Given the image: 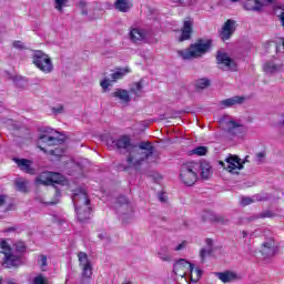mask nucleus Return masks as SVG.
I'll list each match as a JSON object with an SVG mask.
<instances>
[{
	"label": "nucleus",
	"mask_w": 284,
	"mask_h": 284,
	"mask_svg": "<svg viewBox=\"0 0 284 284\" xmlns=\"http://www.w3.org/2000/svg\"><path fill=\"white\" fill-rule=\"evenodd\" d=\"M40 185H52L51 172H42L36 180Z\"/></svg>",
	"instance_id": "a878e982"
},
{
	"label": "nucleus",
	"mask_w": 284,
	"mask_h": 284,
	"mask_svg": "<svg viewBox=\"0 0 284 284\" xmlns=\"http://www.w3.org/2000/svg\"><path fill=\"white\" fill-rule=\"evenodd\" d=\"M197 165V174L200 172V176L203 181H209L212 179V165L209 164L207 161L196 162Z\"/></svg>",
	"instance_id": "dca6fc26"
},
{
	"label": "nucleus",
	"mask_w": 284,
	"mask_h": 284,
	"mask_svg": "<svg viewBox=\"0 0 284 284\" xmlns=\"http://www.w3.org/2000/svg\"><path fill=\"white\" fill-rule=\"evenodd\" d=\"M276 252H278V246L273 239H270L262 244L261 254L262 256H265V258L274 256Z\"/></svg>",
	"instance_id": "ddd939ff"
},
{
	"label": "nucleus",
	"mask_w": 284,
	"mask_h": 284,
	"mask_svg": "<svg viewBox=\"0 0 284 284\" xmlns=\"http://www.w3.org/2000/svg\"><path fill=\"white\" fill-rule=\"evenodd\" d=\"M12 45L16 50H26V44L22 41L17 40Z\"/></svg>",
	"instance_id": "79ce46f5"
},
{
	"label": "nucleus",
	"mask_w": 284,
	"mask_h": 284,
	"mask_svg": "<svg viewBox=\"0 0 284 284\" xmlns=\"http://www.w3.org/2000/svg\"><path fill=\"white\" fill-rule=\"evenodd\" d=\"M256 201H267V196H262L261 194L255 195Z\"/></svg>",
	"instance_id": "5fc2aeb1"
},
{
	"label": "nucleus",
	"mask_w": 284,
	"mask_h": 284,
	"mask_svg": "<svg viewBox=\"0 0 284 284\" xmlns=\"http://www.w3.org/2000/svg\"><path fill=\"white\" fill-rule=\"evenodd\" d=\"M128 72H130L129 69H119L118 71L111 74V79L113 82L119 81L120 79H123V77L128 74Z\"/></svg>",
	"instance_id": "c85d7f7f"
},
{
	"label": "nucleus",
	"mask_w": 284,
	"mask_h": 284,
	"mask_svg": "<svg viewBox=\"0 0 284 284\" xmlns=\"http://www.w3.org/2000/svg\"><path fill=\"white\" fill-rule=\"evenodd\" d=\"M210 254H212V247L202 248L200 251L201 263H205V258L206 256H210Z\"/></svg>",
	"instance_id": "f704fd0d"
},
{
	"label": "nucleus",
	"mask_w": 284,
	"mask_h": 284,
	"mask_svg": "<svg viewBox=\"0 0 284 284\" xmlns=\"http://www.w3.org/2000/svg\"><path fill=\"white\" fill-rule=\"evenodd\" d=\"M6 205V195H0V207Z\"/></svg>",
	"instance_id": "4d7b16f0"
},
{
	"label": "nucleus",
	"mask_w": 284,
	"mask_h": 284,
	"mask_svg": "<svg viewBox=\"0 0 284 284\" xmlns=\"http://www.w3.org/2000/svg\"><path fill=\"white\" fill-rule=\"evenodd\" d=\"M192 20H185L184 23H183V28L181 30V37L179 38V41L180 42H183V41H190V39H192V32H193V29H192Z\"/></svg>",
	"instance_id": "f3484780"
},
{
	"label": "nucleus",
	"mask_w": 284,
	"mask_h": 284,
	"mask_svg": "<svg viewBox=\"0 0 284 284\" xmlns=\"http://www.w3.org/2000/svg\"><path fill=\"white\" fill-rule=\"evenodd\" d=\"M211 220L214 223H219L220 225H230V219L223 216V215H212Z\"/></svg>",
	"instance_id": "7c9ffc66"
},
{
	"label": "nucleus",
	"mask_w": 284,
	"mask_h": 284,
	"mask_svg": "<svg viewBox=\"0 0 284 284\" xmlns=\"http://www.w3.org/2000/svg\"><path fill=\"white\" fill-rule=\"evenodd\" d=\"M258 219H261L260 213L246 217V221H247L248 223H252V222H254V221H258Z\"/></svg>",
	"instance_id": "8fccbe9b"
},
{
	"label": "nucleus",
	"mask_w": 284,
	"mask_h": 284,
	"mask_svg": "<svg viewBox=\"0 0 284 284\" xmlns=\"http://www.w3.org/2000/svg\"><path fill=\"white\" fill-rule=\"evenodd\" d=\"M8 284H16V283H14V282H12V281H9V282H8Z\"/></svg>",
	"instance_id": "69168bd1"
},
{
	"label": "nucleus",
	"mask_w": 284,
	"mask_h": 284,
	"mask_svg": "<svg viewBox=\"0 0 284 284\" xmlns=\"http://www.w3.org/2000/svg\"><path fill=\"white\" fill-rule=\"evenodd\" d=\"M206 245L212 248V245H213L212 239H206Z\"/></svg>",
	"instance_id": "052dcab7"
},
{
	"label": "nucleus",
	"mask_w": 284,
	"mask_h": 284,
	"mask_svg": "<svg viewBox=\"0 0 284 284\" xmlns=\"http://www.w3.org/2000/svg\"><path fill=\"white\" fill-rule=\"evenodd\" d=\"M39 148H40L41 152H47L45 148H43V146H39Z\"/></svg>",
	"instance_id": "0e129e2a"
},
{
	"label": "nucleus",
	"mask_w": 284,
	"mask_h": 284,
	"mask_svg": "<svg viewBox=\"0 0 284 284\" xmlns=\"http://www.w3.org/2000/svg\"><path fill=\"white\" fill-rule=\"evenodd\" d=\"M49 153L51 154V156H61V154H63V150L55 148L54 150H51Z\"/></svg>",
	"instance_id": "a18cd8bd"
},
{
	"label": "nucleus",
	"mask_w": 284,
	"mask_h": 284,
	"mask_svg": "<svg viewBox=\"0 0 284 284\" xmlns=\"http://www.w3.org/2000/svg\"><path fill=\"white\" fill-rule=\"evenodd\" d=\"M99 237H100V239H104L103 234H100Z\"/></svg>",
	"instance_id": "338daca9"
},
{
	"label": "nucleus",
	"mask_w": 284,
	"mask_h": 284,
	"mask_svg": "<svg viewBox=\"0 0 284 284\" xmlns=\"http://www.w3.org/2000/svg\"><path fill=\"white\" fill-rule=\"evenodd\" d=\"M211 81L207 78H202L196 81L195 88L196 90H205V88H210Z\"/></svg>",
	"instance_id": "c756f323"
},
{
	"label": "nucleus",
	"mask_w": 284,
	"mask_h": 284,
	"mask_svg": "<svg viewBox=\"0 0 284 284\" xmlns=\"http://www.w3.org/2000/svg\"><path fill=\"white\" fill-rule=\"evenodd\" d=\"M240 234L242 235V239H247V236H250V233H247V231H242L240 232Z\"/></svg>",
	"instance_id": "13d9d810"
},
{
	"label": "nucleus",
	"mask_w": 284,
	"mask_h": 284,
	"mask_svg": "<svg viewBox=\"0 0 284 284\" xmlns=\"http://www.w3.org/2000/svg\"><path fill=\"white\" fill-rule=\"evenodd\" d=\"M73 205L75 207L78 221L85 223L90 221L92 214V207L90 206V199L85 189H75L72 195Z\"/></svg>",
	"instance_id": "f03ea898"
},
{
	"label": "nucleus",
	"mask_w": 284,
	"mask_h": 284,
	"mask_svg": "<svg viewBox=\"0 0 284 284\" xmlns=\"http://www.w3.org/2000/svg\"><path fill=\"white\" fill-rule=\"evenodd\" d=\"M272 3L274 0H244L243 1V8L244 10L251 11V12H263V2Z\"/></svg>",
	"instance_id": "4468645a"
},
{
	"label": "nucleus",
	"mask_w": 284,
	"mask_h": 284,
	"mask_svg": "<svg viewBox=\"0 0 284 284\" xmlns=\"http://www.w3.org/2000/svg\"><path fill=\"white\" fill-rule=\"evenodd\" d=\"M215 276L222 281V283H232V281H236V274L230 271L215 272Z\"/></svg>",
	"instance_id": "412c9836"
},
{
	"label": "nucleus",
	"mask_w": 284,
	"mask_h": 284,
	"mask_svg": "<svg viewBox=\"0 0 284 284\" xmlns=\"http://www.w3.org/2000/svg\"><path fill=\"white\" fill-rule=\"evenodd\" d=\"M79 6L81 8V14L84 17L88 16V9H85L87 3L84 1H80Z\"/></svg>",
	"instance_id": "de8ad7c7"
},
{
	"label": "nucleus",
	"mask_w": 284,
	"mask_h": 284,
	"mask_svg": "<svg viewBox=\"0 0 284 284\" xmlns=\"http://www.w3.org/2000/svg\"><path fill=\"white\" fill-rule=\"evenodd\" d=\"M50 134H41L40 136H39V140L41 141V143H45V145H48V143H49V139H50Z\"/></svg>",
	"instance_id": "49530a36"
},
{
	"label": "nucleus",
	"mask_w": 284,
	"mask_h": 284,
	"mask_svg": "<svg viewBox=\"0 0 284 284\" xmlns=\"http://www.w3.org/2000/svg\"><path fill=\"white\" fill-rule=\"evenodd\" d=\"M130 93L134 94V97H141V94H143V81L135 82L130 88Z\"/></svg>",
	"instance_id": "bb28decb"
},
{
	"label": "nucleus",
	"mask_w": 284,
	"mask_h": 284,
	"mask_svg": "<svg viewBox=\"0 0 284 284\" xmlns=\"http://www.w3.org/2000/svg\"><path fill=\"white\" fill-rule=\"evenodd\" d=\"M243 103H245V97L243 95H235L221 101L223 108H233V105H243Z\"/></svg>",
	"instance_id": "6ab92c4d"
},
{
	"label": "nucleus",
	"mask_w": 284,
	"mask_h": 284,
	"mask_svg": "<svg viewBox=\"0 0 284 284\" xmlns=\"http://www.w3.org/2000/svg\"><path fill=\"white\" fill-rule=\"evenodd\" d=\"M16 251L21 253L26 252V244H23L22 242L16 244Z\"/></svg>",
	"instance_id": "09e8293b"
},
{
	"label": "nucleus",
	"mask_w": 284,
	"mask_h": 284,
	"mask_svg": "<svg viewBox=\"0 0 284 284\" xmlns=\"http://www.w3.org/2000/svg\"><path fill=\"white\" fill-rule=\"evenodd\" d=\"M32 63L43 72L44 74H50L52 70H54V64H52V59H50V55L44 53L41 50L34 51L32 55Z\"/></svg>",
	"instance_id": "39448f33"
},
{
	"label": "nucleus",
	"mask_w": 284,
	"mask_h": 284,
	"mask_svg": "<svg viewBox=\"0 0 284 284\" xmlns=\"http://www.w3.org/2000/svg\"><path fill=\"white\" fill-rule=\"evenodd\" d=\"M115 211L118 214H130L132 213V204L128 201L125 195H120L115 202Z\"/></svg>",
	"instance_id": "f8f14e48"
},
{
	"label": "nucleus",
	"mask_w": 284,
	"mask_h": 284,
	"mask_svg": "<svg viewBox=\"0 0 284 284\" xmlns=\"http://www.w3.org/2000/svg\"><path fill=\"white\" fill-rule=\"evenodd\" d=\"M216 63L217 65H223L221 70H236V62L225 52L217 51Z\"/></svg>",
	"instance_id": "9d476101"
},
{
	"label": "nucleus",
	"mask_w": 284,
	"mask_h": 284,
	"mask_svg": "<svg viewBox=\"0 0 284 284\" xmlns=\"http://www.w3.org/2000/svg\"><path fill=\"white\" fill-rule=\"evenodd\" d=\"M210 50H212V40L199 39L195 43L190 44L187 50L178 51V54L184 60L199 59L203 54H207Z\"/></svg>",
	"instance_id": "7ed1b4c3"
},
{
	"label": "nucleus",
	"mask_w": 284,
	"mask_h": 284,
	"mask_svg": "<svg viewBox=\"0 0 284 284\" xmlns=\"http://www.w3.org/2000/svg\"><path fill=\"white\" fill-rule=\"evenodd\" d=\"M64 181H65V178H63L61 173L51 172V185L53 187L54 185H63Z\"/></svg>",
	"instance_id": "cd10ccee"
},
{
	"label": "nucleus",
	"mask_w": 284,
	"mask_h": 284,
	"mask_svg": "<svg viewBox=\"0 0 284 284\" xmlns=\"http://www.w3.org/2000/svg\"><path fill=\"white\" fill-rule=\"evenodd\" d=\"M111 97L119 99L123 105H129L132 99L130 98V92L125 89H115Z\"/></svg>",
	"instance_id": "a211bd4d"
},
{
	"label": "nucleus",
	"mask_w": 284,
	"mask_h": 284,
	"mask_svg": "<svg viewBox=\"0 0 284 284\" xmlns=\"http://www.w3.org/2000/svg\"><path fill=\"white\" fill-rule=\"evenodd\" d=\"M158 199H159V201H161V203H165V194H163V193H159V195H158Z\"/></svg>",
	"instance_id": "864d4df0"
},
{
	"label": "nucleus",
	"mask_w": 284,
	"mask_h": 284,
	"mask_svg": "<svg viewBox=\"0 0 284 284\" xmlns=\"http://www.w3.org/2000/svg\"><path fill=\"white\" fill-rule=\"evenodd\" d=\"M129 36L133 43H139L140 41H143L146 37L145 30L142 29H132Z\"/></svg>",
	"instance_id": "4be33fe9"
},
{
	"label": "nucleus",
	"mask_w": 284,
	"mask_h": 284,
	"mask_svg": "<svg viewBox=\"0 0 284 284\" xmlns=\"http://www.w3.org/2000/svg\"><path fill=\"white\" fill-rule=\"evenodd\" d=\"M180 179L184 185L192 187L199 181V165L196 162H185L180 168Z\"/></svg>",
	"instance_id": "20e7f679"
},
{
	"label": "nucleus",
	"mask_w": 284,
	"mask_h": 284,
	"mask_svg": "<svg viewBox=\"0 0 284 284\" xmlns=\"http://www.w3.org/2000/svg\"><path fill=\"white\" fill-rule=\"evenodd\" d=\"M68 3V0H55V9L59 10V12H63V6Z\"/></svg>",
	"instance_id": "ea45409f"
},
{
	"label": "nucleus",
	"mask_w": 284,
	"mask_h": 284,
	"mask_svg": "<svg viewBox=\"0 0 284 284\" xmlns=\"http://www.w3.org/2000/svg\"><path fill=\"white\" fill-rule=\"evenodd\" d=\"M106 145L120 154H128V165L123 166L124 172H128V170H141V165L154 155V145H152L151 142L142 141L134 144L132 143V138H130V135L109 138L106 140Z\"/></svg>",
	"instance_id": "f257e3e1"
},
{
	"label": "nucleus",
	"mask_w": 284,
	"mask_h": 284,
	"mask_svg": "<svg viewBox=\"0 0 284 284\" xmlns=\"http://www.w3.org/2000/svg\"><path fill=\"white\" fill-rule=\"evenodd\" d=\"M59 203V200L54 201V202H48L47 205H57Z\"/></svg>",
	"instance_id": "e2e57ef3"
},
{
	"label": "nucleus",
	"mask_w": 284,
	"mask_h": 284,
	"mask_svg": "<svg viewBox=\"0 0 284 284\" xmlns=\"http://www.w3.org/2000/svg\"><path fill=\"white\" fill-rule=\"evenodd\" d=\"M40 268L42 272H45V267H48V256L40 255V260H38Z\"/></svg>",
	"instance_id": "e433bc0d"
},
{
	"label": "nucleus",
	"mask_w": 284,
	"mask_h": 284,
	"mask_svg": "<svg viewBox=\"0 0 284 284\" xmlns=\"http://www.w3.org/2000/svg\"><path fill=\"white\" fill-rule=\"evenodd\" d=\"M263 70L266 74H276V72H281V70H283V64H277L274 61H267L264 63Z\"/></svg>",
	"instance_id": "aec40b11"
},
{
	"label": "nucleus",
	"mask_w": 284,
	"mask_h": 284,
	"mask_svg": "<svg viewBox=\"0 0 284 284\" xmlns=\"http://www.w3.org/2000/svg\"><path fill=\"white\" fill-rule=\"evenodd\" d=\"M32 284H48V282L45 281V277L40 274L33 278Z\"/></svg>",
	"instance_id": "a19ab883"
},
{
	"label": "nucleus",
	"mask_w": 284,
	"mask_h": 284,
	"mask_svg": "<svg viewBox=\"0 0 284 284\" xmlns=\"http://www.w3.org/2000/svg\"><path fill=\"white\" fill-rule=\"evenodd\" d=\"M53 114H61L63 112V105H59L52 109Z\"/></svg>",
	"instance_id": "603ef678"
},
{
	"label": "nucleus",
	"mask_w": 284,
	"mask_h": 284,
	"mask_svg": "<svg viewBox=\"0 0 284 284\" xmlns=\"http://www.w3.org/2000/svg\"><path fill=\"white\" fill-rule=\"evenodd\" d=\"M13 161L18 165L19 170H21V172H24L26 174H31L32 176L37 174V169L32 168L31 160L14 158Z\"/></svg>",
	"instance_id": "2eb2a0df"
},
{
	"label": "nucleus",
	"mask_w": 284,
	"mask_h": 284,
	"mask_svg": "<svg viewBox=\"0 0 284 284\" xmlns=\"http://www.w3.org/2000/svg\"><path fill=\"white\" fill-rule=\"evenodd\" d=\"M202 276H203V270L195 268V271L191 273V282L199 283V281H201Z\"/></svg>",
	"instance_id": "2f4dec72"
},
{
	"label": "nucleus",
	"mask_w": 284,
	"mask_h": 284,
	"mask_svg": "<svg viewBox=\"0 0 284 284\" xmlns=\"http://www.w3.org/2000/svg\"><path fill=\"white\" fill-rule=\"evenodd\" d=\"M229 125H231L229 128V133L230 134H243V132H245V126L243 124H239L235 121L231 120L229 121Z\"/></svg>",
	"instance_id": "393cba45"
},
{
	"label": "nucleus",
	"mask_w": 284,
	"mask_h": 284,
	"mask_svg": "<svg viewBox=\"0 0 284 284\" xmlns=\"http://www.w3.org/2000/svg\"><path fill=\"white\" fill-rule=\"evenodd\" d=\"M100 85H101L103 92H108V90H110V85H111L110 79H104V80H102V81L100 82Z\"/></svg>",
	"instance_id": "58836bf2"
},
{
	"label": "nucleus",
	"mask_w": 284,
	"mask_h": 284,
	"mask_svg": "<svg viewBox=\"0 0 284 284\" xmlns=\"http://www.w3.org/2000/svg\"><path fill=\"white\" fill-rule=\"evenodd\" d=\"M233 3H236L239 0H231Z\"/></svg>",
	"instance_id": "774afa93"
},
{
	"label": "nucleus",
	"mask_w": 284,
	"mask_h": 284,
	"mask_svg": "<svg viewBox=\"0 0 284 284\" xmlns=\"http://www.w3.org/2000/svg\"><path fill=\"white\" fill-rule=\"evenodd\" d=\"M173 272L176 276L185 278L187 272H194V264L187 262L185 258L178 260L173 265Z\"/></svg>",
	"instance_id": "1a4fd4ad"
},
{
	"label": "nucleus",
	"mask_w": 284,
	"mask_h": 284,
	"mask_svg": "<svg viewBox=\"0 0 284 284\" xmlns=\"http://www.w3.org/2000/svg\"><path fill=\"white\" fill-rule=\"evenodd\" d=\"M272 217H274V212L270 210L260 213V219H272Z\"/></svg>",
	"instance_id": "37998d69"
},
{
	"label": "nucleus",
	"mask_w": 284,
	"mask_h": 284,
	"mask_svg": "<svg viewBox=\"0 0 284 284\" xmlns=\"http://www.w3.org/2000/svg\"><path fill=\"white\" fill-rule=\"evenodd\" d=\"M185 245H187V242L183 241L182 243H180L174 251L175 252H181V250H185Z\"/></svg>",
	"instance_id": "3c124183"
},
{
	"label": "nucleus",
	"mask_w": 284,
	"mask_h": 284,
	"mask_svg": "<svg viewBox=\"0 0 284 284\" xmlns=\"http://www.w3.org/2000/svg\"><path fill=\"white\" fill-rule=\"evenodd\" d=\"M173 3H178V6H185L184 0H171Z\"/></svg>",
	"instance_id": "6e6d98bb"
},
{
	"label": "nucleus",
	"mask_w": 284,
	"mask_h": 284,
	"mask_svg": "<svg viewBox=\"0 0 284 284\" xmlns=\"http://www.w3.org/2000/svg\"><path fill=\"white\" fill-rule=\"evenodd\" d=\"M158 258L164 263H170L172 261V255L170 254V248L168 246H161L158 251Z\"/></svg>",
	"instance_id": "b1692460"
},
{
	"label": "nucleus",
	"mask_w": 284,
	"mask_h": 284,
	"mask_svg": "<svg viewBox=\"0 0 284 284\" xmlns=\"http://www.w3.org/2000/svg\"><path fill=\"white\" fill-rule=\"evenodd\" d=\"M55 199H61V191L55 187Z\"/></svg>",
	"instance_id": "680f3d73"
},
{
	"label": "nucleus",
	"mask_w": 284,
	"mask_h": 284,
	"mask_svg": "<svg viewBox=\"0 0 284 284\" xmlns=\"http://www.w3.org/2000/svg\"><path fill=\"white\" fill-rule=\"evenodd\" d=\"M191 154H196L197 156H205V154H207V146H196L191 151Z\"/></svg>",
	"instance_id": "473e14b6"
},
{
	"label": "nucleus",
	"mask_w": 284,
	"mask_h": 284,
	"mask_svg": "<svg viewBox=\"0 0 284 284\" xmlns=\"http://www.w3.org/2000/svg\"><path fill=\"white\" fill-rule=\"evenodd\" d=\"M235 31H236V21L232 19L226 20L220 33L222 41H227L232 39V34H234Z\"/></svg>",
	"instance_id": "9b49d317"
},
{
	"label": "nucleus",
	"mask_w": 284,
	"mask_h": 284,
	"mask_svg": "<svg viewBox=\"0 0 284 284\" xmlns=\"http://www.w3.org/2000/svg\"><path fill=\"white\" fill-rule=\"evenodd\" d=\"M265 156H267V153L265 151L257 152L255 154V162L257 165H261L265 161Z\"/></svg>",
	"instance_id": "72a5a7b5"
},
{
	"label": "nucleus",
	"mask_w": 284,
	"mask_h": 284,
	"mask_svg": "<svg viewBox=\"0 0 284 284\" xmlns=\"http://www.w3.org/2000/svg\"><path fill=\"white\" fill-rule=\"evenodd\" d=\"M114 8L118 12H130L132 4H130V0H115Z\"/></svg>",
	"instance_id": "5701e85b"
},
{
	"label": "nucleus",
	"mask_w": 284,
	"mask_h": 284,
	"mask_svg": "<svg viewBox=\"0 0 284 284\" xmlns=\"http://www.w3.org/2000/svg\"><path fill=\"white\" fill-rule=\"evenodd\" d=\"M252 203H254V200L252 197H242L241 200V205H243L244 207L246 205H252Z\"/></svg>",
	"instance_id": "c03bdc74"
},
{
	"label": "nucleus",
	"mask_w": 284,
	"mask_h": 284,
	"mask_svg": "<svg viewBox=\"0 0 284 284\" xmlns=\"http://www.w3.org/2000/svg\"><path fill=\"white\" fill-rule=\"evenodd\" d=\"M245 163H250V155H246L243 161H241L242 165H245Z\"/></svg>",
	"instance_id": "bf43d9fd"
},
{
	"label": "nucleus",
	"mask_w": 284,
	"mask_h": 284,
	"mask_svg": "<svg viewBox=\"0 0 284 284\" xmlns=\"http://www.w3.org/2000/svg\"><path fill=\"white\" fill-rule=\"evenodd\" d=\"M220 165L224 170H227V172H231V174H239V171L236 170H243L244 168V165L241 163V158H239V155L232 154H229V156L225 159V162L220 161Z\"/></svg>",
	"instance_id": "6e6552de"
},
{
	"label": "nucleus",
	"mask_w": 284,
	"mask_h": 284,
	"mask_svg": "<svg viewBox=\"0 0 284 284\" xmlns=\"http://www.w3.org/2000/svg\"><path fill=\"white\" fill-rule=\"evenodd\" d=\"M0 254L3 255V263L4 267H19L21 265V258L19 256L12 254V248L6 241H0Z\"/></svg>",
	"instance_id": "423d86ee"
},
{
	"label": "nucleus",
	"mask_w": 284,
	"mask_h": 284,
	"mask_svg": "<svg viewBox=\"0 0 284 284\" xmlns=\"http://www.w3.org/2000/svg\"><path fill=\"white\" fill-rule=\"evenodd\" d=\"M79 258V266L81 267V278L80 283L88 284L90 281H92V262H90V258L88 257V254L85 252H79L78 253Z\"/></svg>",
	"instance_id": "0eeeda50"
},
{
	"label": "nucleus",
	"mask_w": 284,
	"mask_h": 284,
	"mask_svg": "<svg viewBox=\"0 0 284 284\" xmlns=\"http://www.w3.org/2000/svg\"><path fill=\"white\" fill-rule=\"evenodd\" d=\"M63 143V139L57 138V136H50L49 142L47 145L52 146V145H61Z\"/></svg>",
	"instance_id": "c9c22d12"
},
{
	"label": "nucleus",
	"mask_w": 284,
	"mask_h": 284,
	"mask_svg": "<svg viewBox=\"0 0 284 284\" xmlns=\"http://www.w3.org/2000/svg\"><path fill=\"white\" fill-rule=\"evenodd\" d=\"M16 187L18 192H28V186L26 185V182L23 181H16Z\"/></svg>",
	"instance_id": "4c0bfd02"
}]
</instances>
